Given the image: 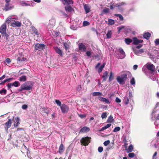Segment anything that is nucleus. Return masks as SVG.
<instances>
[{
  "label": "nucleus",
  "instance_id": "4d7b16f0",
  "mask_svg": "<svg viewBox=\"0 0 159 159\" xmlns=\"http://www.w3.org/2000/svg\"><path fill=\"white\" fill-rule=\"evenodd\" d=\"M26 60V58L23 57L22 59L20 58L19 57L18 58V60L19 61H23Z\"/></svg>",
  "mask_w": 159,
  "mask_h": 159
},
{
  "label": "nucleus",
  "instance_id": "052dcab7",
  "mask_svg": "<svg viewBox=\"0 0 159 159\" xmlns=\"http://www.w3.org/2000/svg\"><path fill=\"white\" fill-rule=\"evenodd\" d=\"M157 152H155L154 154L153 155L152 157V159H156V157L157 155Z\"/></svg>",
  "mask_w": 159,
  "mask_h": 159
},
{
  "label": "nucleus",
  "instance_id": "7c9ffc66",
  "mask_svg": "<svg viewBox=\"0 0 159 159\" xmlns=\"http://www.w3.org/2000/svg\"><path fill=\"white\" fill-rule=\"evenodd\" d=\"M55 21L54 19H51L49 21V24L51 26H53L55 25Z\"/></svg>",
  "mask_w": 159,
  "mask_h": 159
},
{
  "label": "nucleus",
  "instance_id": "79ce46f5",
  "mask_svg": "<svg viewBox=\"0 0 159 159\" xmlns=\"http://www.w3.org/2000/svg\"><path fill=\"white\" fill-rule=\"evenodd\" d=\"M10 80V78L7 79H6L4 81H2L1 83H0V85L4 84L6 82L9 81Z\"/></svg>",
  "mask_w": 159,
  "mask_h": 159
},
{
  "label": "nucleus",
  "instance_id": "412c9836",
  "mask_svg": "<svg viewBox=\"0 0 159 159\" xmlns=\"http://www.w3.org/2000/svg\"><path fill=\"white\" fill-rule=\"evenodd\" d=\"M92 95L93 96H98L101 97L103 95L102 94V93L100 92H94L92 93Z\"/></svg>",
  "mask_w": 159,
  "mask_h": 159
},
{
  "label": "nucleus",
  "instance_id": "393cba45",
  "mask_svg": "<svg viewBox=\"0 0 159 159\" xmlns=\"http://www.w3.org/2000/svg\"><path fill=\"white\" fill-rule=\"evenodd\" d=\"M111 125V124H108L106 126L102 127L100 129V131H103L107 128L110 127Z\"/></svg>",
  "mask_w": 159,
  "mask_h": 159
},
{
  "label": "nucleus",
  "instance_id": "49530a36",
  "mask_svg": "<svg viewBox=\"0 0 159 159\" xmlns=\"http://www.w3.org/2000/svg\"><path fill=\"white\" fill-rule=\"evenodd\" d=\"M107 117V115L106 112L103 113L102 114L101 117L102 119L106 118Z\"/></svg>",
  "mask_w": 159,
  "mask_h": 159
},
{
  "label": "nucleus",
  "instance_id": "8fccbe9b",
  "mask_svg": "<svg viewBox=\"0 0 159 159\" xmlns=\"http://www.w3.org/2000/svg\"><path fill=\"white\" fill-rule=\"evenodd\" d=\"M110 143V140H108L105 141L103 143V144L105 146H107V145H108Z\"/></svg>",
  "mask_w": 159,
  "mask_h": 159
},
{
  "label": "nucleus",
  "instance_id": "bf43d9fd",
  "mask_svg": "<svg viewBox=\"0 0 159 159\" xmlns=\"http://www.w3.org/2000/svg\"><path fill=\"white\" fill-rule=\"evenodd\" d=\"M28 107V106L26 105H22V108L23 109L25 110Z\"/></svg>",
  "mask_w": 159,
  "mask_h": 159
},
{
  "label": "nucleus",
  "instance_id": "72a5a7b5",
  "mask_svg": "<svg viewBox=\"0 0 159 159\" xmlns=\"http://www.w3.org/2000/svg\"><path fill=\"white\" fill-rule=\"evenodd\" d=\"M108 24L109 25H113L115 23V21L111 19H109L108 20Z\"/></svg>",
  "mask_w": 159,
  "mask_h": 159
},
{
  "label": "nucleus",
  "instance_id": "a878e982",
  "mask_svg": "<svg viewBox=\"0 0 159 159\" xmlns=\"http://www.w3.org/2000/svg\"><path fill=\"white\" fill-rule=\"evenodd\" d=\"M111 125V124H108L106 126L102 127L100 129V131H103L107 128L110 127Z\"/></svg>",
  "mask_w": 159,
  "mask_h": 159
},
{
  "label": "nucleus",
  "instance_id": "0e129e2a",
  "mask_svg": "<svg viewBox=\"0 0 159 159\" xmlns=\"http://www.w3.org/2000/svg\"><path fill=\"white\" fill-rule=\"evenodd\" d=\"M116 102L117 103H119L121 102V100L118 98H116Z\"/></svg>",
  "mask_w": 159,
  "mask_h": 159
},
{
  "label": "nucleus",
  "instance_id": "338daca9",
  "mask_svg": "<svg viewBox=\"0 0 159 159\" xmlns=\"http://www.w3.org/2000/svg\"><path fill=\"white\" fill-rule=\"evenodd\" d=\"M79 116L80 118H84L86 117V115H83V114L80 115H79Z\"/></svg>",
  "mask_w": 159,
  "mask_h": 159
},
{
  "label": "nucleus",
  "instance_id": "20e7f679",
  "mask_svg": "<svg viewBox=\"0 0 159 159\" xmlns=\"http://www.w3.org/2000/svg\"><path fill=\"white\" fill-rule=\"evenodd\" d=\"M147 68L149 71L150 73L152 74L155 71V66L152 64L148 63L146 65Z\"/></svg>",
  "mask_w": 159,
  "mask_h": 159
},
{
  "label": "nucleus",
  "instance_id": "c85d7f7f",
  "mask_svg": "<svg viewBox=\"0 0 159 159\" xmlns=\"http://www.w3.org/2000/svg\"><path fill=\"white\" fill-rule=\"evenodd\" d=\"M19 80L20 81L24 82L26 80V77L25 76L23 75L19 77Z\"/></svg>",
  "mask_w": 159,
  "mask_h": 159
},
{
  "label": "nucleus",
  "instance_id": "7ed1b4c3",
  "mask_svg": "<svg viewBox=\"0 0 159 159\" xmlns=\"http://www.w3.org/2000/svg\"><path fill=\"white\" fill-rule=\"evenodd\" d=\"M91 139V138L90 137H83L81 139L80 142L82 145L84 146H87L90 142Z\"/></svg>",
  "mask_w": 159,
  "mask_h": 159
},
{
  "label": "nucleus",
  "instance_id": "39448f33",
  "mask_svg": "<svg viewBox=\"0 0 159 159\" xmlns=\"http://www.w3.org/2000/svg\"><path fill=\"white\" fill-rule=\"evenodd\" d=\"M21 87L22 89L25 90H29L31 89L32 88V84H29L28 82H27L21 85Z\"/></svg>",
  "mask_w": 159,
  "mask_h": 159
},
{
  "label": "nucleus",
  "instance_id": "1a4fd4ad",
  "mask_svg": "<svg viewBox=\"0 0 159 159\" xmlns=\"http://www.w3.org/2000/svg\"><path fill=\"white\" fill-rule=\"evenodd\" d=\"M21 25V23L19 21H14L11 23V26L13 27H20Z\"/></svg>",
  "mask_w": 159,
  "mask_h": 159
},
{
  "label": "nucleus",
  "instance_id": "603ef678",
  "mask_svg": "<svg viewBox=\"0 0 159 159\" xmlns=\"http://www.w3.org/2000/svg\"><path fill=\"white\" fill-rule=\"evenodd\" d=\"M109 9L108 8H105L103 10V11L105 13H107L109 12Z\"/></svg>",
  "mask_w": 159,
  "mask_h": 159
},
{
  "label": "nucleus",
  "instance_id": "de8ad7c7",
  "mask_svg": "<svg viewBox=\"0 0 159 159\" xmlns=\"http://www.w3.org/2000/svg\"><path fill=\"white\" fill-rule=\"evenodd\" d=\"M64 46L65 47V49L67 50H68L69 48V45H68V44L66 43H64Z\"/></svg>",
  "mask_w": 159,
  "mask_h": 159
},
{
  "label": "nucleus",
  "instance_id": "0eeeda50",
  "mask_svg": "<svg viewBox=\"0 0 159 159\" xmlns=\"http://www.w3.org/2000/svg\"><path fill=\"white\" fill-rule=\"evenodd\" d=\"M118 50L120 53V56H117L116 57L118 59L124 58L125 56V54L123 49L121 48H120Z\"/></svg>",
  "mask_w": 159,
  "mask_h": 159
},
{
  "label": "nucleus",
  "instance_id": "6e6552de",
  "mask_svg": "<svg viewBox=\"0 0 159 159\" xmlns=\"http://www.w3.org/2000/svg\"><path fill=\"white\" fill-rule=\"evenodd\" d=\"M36 50H41L45 48V45L43 44L37 43L34 46Z\"/></svg>",
  "mask_w": 159,
  "mask_h": 159
},
{
  "label": "nucleus",
  "instance_id": "2f4dec72",
  "mask_svg": "<svg viewBox=\"0 0 159 159\" xmlns=\"http://www.w3.org/2000/svg\"><path fill=\"white\" fill-rule=\"evenodd\" d=\"M124 101L125 104L127 105L128 104L129 102V99L128 97L126 95L124 99Z\"/></svg>",
  "mask_w": 159,
  "mask_h": 159
},
{
  "label": "nucleus",
  "instance_id": "37998d69",
  "mask_svg": "<svg viewBox=\"0 0 159 159\" xmlns=\"http://www.w3.org/2000/svg\"><path fill=\"white\" fill-rule=\"evenodd\" d=\"M130 83L132 85L135 84V80L134 78L133 77L130 80Z\"/></svg>",
  "mask_w": 159,
  "mask_h": 159
},
{
  "label": "nucleus",
  "instance_id": "f704fd0d",
  "mask_svg": "<svg viewBox=\"0 0 159 159\" xmlns=\"http://www.w3.org/2000/svg\"><path fill=\"white\" fill-rule=\"evenodd\" d=\"M10 123V119H9L7 122L5 124V125L6 126V127H5V128H7V129L9 128L10 125H9V124Z\"/></svg>",
  "mask_w": 159,
  "mask_h": 159
},
{
  "label": "nucleus",
  "instance_id": "a19ab883",
  "mask_svg": "<svg viewBox=\"0 0 159 159\" xmlns=\"http://www.w3.org/2000/svg\"><path fill=\"white\" fill-rule=\"evenodd\" d=\"M55 102L58 106H60V107H61V106L62 105L61 104V103L60 101L59 100H55Z\"/></svg>",
  "mask_w": 159,
  "mask_h": 159
},
{
  "label": "nucleus",
  "instance_id": "5701e85b",
  "mask_svg": "<svg viewBox=\"0 0 159 159\" xmlns=\"http://www.w3.org/2000/svg\"><path fill=\"white\" fill-rule=\"evenodd\" d=\"M133 149V146L132 145H130L127 149H126V150L127 152L129 153L131 152Z\"/></svg>",
  "mask_w": 159,
  "mask_h": 159
},
{
  "label": "nucleus",
  "instance_id": "cd10ccee",
  "mask_svg": "<svg viewBox=\"0 0 159 159\" xmlns=\"http://www.w3.org/2000/svg\"><path fill=\"white\" fill-rule=\"evenodd\" d=\"M20 5L23 6H26L29 5V4L27 3L25 1H21L20 3Z\"/></svg>",
  "mask_w": 159,
  "mask_h": 159
},
{
  "label": "nucleus",
  "instance_id": "473e14b6",
  "mask_svg": "<svg viewBox=\"0 0 159 159\" xmlns=\"http://www.w3.org/2000/svg\"><path fill=\"white\" fill-rule=\"evenodd\" d=\"M107 121L108 122L110 123H111L113 122L114 120L113 117L111 116H110L108 118Z\"/></svg>",
  "mask_w": 159,
  "mask_h": 159
},
{
  "label": "nucleus",
  "instance_id": "423d86ee",
  "mask_svg": "<svg viewBox=\"0 0 159 159\" xmlns=\"http://www.w3.org/2000/svg\"><path fill=\"white\" fill-rule=\"evenodd\" d=\"M62 112L63 113H67L69 110L68 107L65 104H62L60 107Z\"/></svg>",
  "mask_w": 159,
  "mask_h": 159
},
{
  "label": "nucleus",
  "instance_id": "9b49d317",
  "mask_svg": "<svg viewBox=\"0 0 159 159\" xmlns=\"http://www.w3.org/2000/svg\"><path fill=\"white\" fill-rule=\"evenodd\" d=\"M98 99L102 102H104L107 104H110V101L108 99H106L105 98L99 97L98 98Z\"/></svg>",
  "mask_w": 159,
  "mask_h": 159
},
{
  "label": "nucleus",
  "instance_id": "f03ea898",
  "mask_svg": "<svg viewBox=\"0 0 159 159\" xmlns=\"http://www.w3.org/2000/svg\"><path fill=\"white\" fill-rule=\"evenodd\" d=\"M132 75L129 71H127L125 73L122 74L121 76H118L116 79L118 82L120 84H122L123 82L127 79V77L130 78Z\"/></svg>",
  "mask_w": 159,
  "mask_h": 159
},
{
  "label": "nucleus",
  "instance_id": "c9c22d12",
  "mask_svg": "<svg viewBox=\"0 0 159 159\" xmlns=\"http://www.w3.org/2000/svg\"><path fill=\"white\" fill-rule=\"evenodd\" d=\"M105 66V63H103V65H101L100 67L99 68V69L98 70V72L99 73H100L102 72V70L104 68Z\"/></svg>",
  "mask_w": 159,
  "mask_h": 159
},
{
  "label": "nucleus",
  "instance_id": "a18cd8bd",
  "mask_svg": "<svg viewBox=\"0 0 159 159\" xmlns=\"http://www.w3.org/2000/svg\"><path fill=\"white\" fill-rule=\"evenodd\" d=\"M120 128L119 127H116L113 130V131L115 132H117L118 131H119L120 130Z\"/></svg>",
  "mask_w": 159,
  "mask_h": 159
},
{
  "label": "nucleus",
  "instance_id": "13d9d810",
  "mask_svg": "<svg viewBox=\"0 0 159 159\" xmlns=\"http://www.w3.org/2000/svg\"><path fill=\"white\" fill-rule=\"evenodd\" d=\"M125 28V26H121L120 27H118V29L119 31L120 32V30L124 29Z\"/></svg>",
  "mask_w": 159,
  "mask_h": 159
},
{
  "label": "nucleus",
  "instance_id": "bb28decb",
  "mask_svg": "<svg viewBox=\"0 0 159 159\" xmlns=\"http://www.w3.org/2000/svg\"><path fill=\"white\" fill-rule=\"evenodd\" d=\"M65 9L66 11L68 12H71L73 10L72 7L70 6H68L65 7Z\"/></svg>",
  "mask_w": 159,
  "mask_h": 159
},
{
  "label": "nucleus",
  "instance_id": "e433bc0d",
  "mask_svg": "<svg viewBox=\"0 0 159 159\" xmlns=\"http://www.w3.org/2000/svg\"><path fill=\"white\" fill-rule=\"evenodd\" d=\"M125 43L127 44H129L130 43L132 42V40L128 38L125 39Z\"/></svg>",
  "mask_w": 159,
  "mask_h": 159
},
{
  "label": "nucleus",
  "instance_id": "4468645a",
  "mask_svg": "<svg viewBox=\"0 0 159 159\" xmlns=\"http://www.w3.org/2000/svg\"><path fill=\"white\" fill-rule=\"evenodd\" d=\"M79 50L82 52H85L86 50V48L85 45L82 43H80L79 44Z\"/></svg>",
  "mask_w": 159,
  "mask_h": 159
},
{
  "label": "nucleus",
  "instance_id": "680f3d73",
  "mask_svg": "<svg viewBox=\"0 0 159 159\" xmlns=\"http://www.w3.org/2000/svg\"><path fill=\"white\" fill-rule=\"evenodd\" d=\"M86 53L88 56L89 57L91 56V52L90 51H87L86 52Z\"/></svg>",
  "mask_w": 159,
  "mask_h": 159
},
{
  "label": "nucleus",
  "instance_id": "2eb2a0df",
  "mask_svg": "<svg viewBox=\"0 0 159 159\" xmlns=\"http://www.w3.org/2000/svg\"><path fill=\"white\" fill-rule=\"evenodd\" d=\"M89 130L90 129L89 127L85 126L81 129L80 131V133H86L89 132Z\"/></svg>",
  "mask_w": 159,
  "mask_h": 159
},
{
  "label": "nucleus",
  "instance_id": "6ab92c4d",
  "mask_svg": "<svg viewBox=\"0 0 159 159\" xmlns=\"http://www.w3.org/2000/svg\"><path fill=\"white\" fill-rule=\"evenodd\" d=\"M84 8L85 11L86 13L87 14L90 11V8L87 5L85 4L84 6Z\"/></svg>",
  "mask_w": 159,
  "mask_h": 159
},
{
  "label": "nucleus",
  "instance_id": "5fc2aeb1",
  "mask_svg": "<svg viewBox=\"0 0 159 159\" xmlns=\"http://www.w3.org/2000/svg\"><path fill=\"white\" fill-rule=\"evenodd\" d=\"M155 43L156 45H159V39H157L155 40Z\"/></svg>",
  "mask_w": 159,
  "mask_h": 159
},
{
  "label": "nucleus",
  "instance_id": "dca6fc26",
  "mask_svg": "<svg viewBox=\"0 0 159 159\" xmlns=\"http://www.w3.org/2000/svg\"><path fill=\"white\" fill-rule=\"evenodd\" d=\"M20 119L19 117H17L16 118H15L14 120V126L15 127H17L18 126L19 124H20L19 122H20Z\"/></svg>",
  "mask_w": 159,
  "mask_h": 159
},
{
  "label": "nucleus",
  "instance_id": "9d476101",
  "mask_svg": "<svg viewBox=\"0 0 159 159\" xmlns=\"http://www.w3.org/2000/svg\"><path fill=\"white\" fill-rule=\"evenodd\" d=\"M133 49L135 54L137 55H139L144 52L143 49H137L136 48H133Z\"/></svg>",
  "mask_w": 159,
  "mask_h": 159
},
{
  "label": "nucleus",
  "instance_id": "aec40b11",
  "mask_svg": "<svg viewBox=\"0 0 159 159\" xmlns=\"http://www.w3.org/2000/svg\"><path fill=\"white\" fill-rule=\"evenodd\" d=\"M108 72L107 71H105L103 74V75L102 76V78L104 81H105L107 78L108 75Z\"/></svg>",
  "mask_w": 159,
  "mask_h": 159
},
{
  "label": "nucleus",
  "instance_id": "4be33fe9",
  "mask_svg": "<svg viewBox=\"0 0 159 159\" xmlns=\"http://www.w3.org/2000/svg\"><path fill=\"white\" fill-rule=\"evenodd\" d=\"M64 150V147L62 143H61L60 145L59 148L58 152H59L60 153H61Z\"/></svg>",
  "mask_w": 159,
  "mask_h": 159
},
{
  "label": "nucleus",
  "instance_id": "c03bdc74",
  "mask_svg": "<svg viewBox=\"0 0 159 159\" xmlns=\"http://www.w3.org/2000/svg\"><path fill=\"white\" fill-rule=\"evenodd\" d=\"M20 85V84L18 82L15 81L13 83L12 85H13L15 87H18Z\"/></svg>",
  "mask_w": 159,
  "mask_h": 159
},
{
  "label": "nucleus",
  "instance_id": "6e6d98bb",
  "mask_svg": "<svg viewBox=\"0 0 159 159\" xmlns=\"http://www.w3.org/2000/svg\"><path fill=\"white\" fill-rule=\"evenodd\" d=\"M3 93L4 94H6V90L5 89H3L2 90H1L0 91V93L1 94H2Z\"/></svg>",
  "mask_w": 159,
  "mask_h": 159
},
{
  "label": "nucleus",
  "instance_id": "774afa93",
  "mask_svg": "<svg viewBox=\"0 0 159 159\" xmlns=\"http://www.w3.org/2000/svg\"><path fill=\"white\" fill-rule=\"evenodd\" d=\"M138 68V65H134L133 66V69L134 70H136Z\"/></svg>",
  "mask_w": 159,
  "mask_h": 159
},
{
  "label": "nucleus",
  "instance_id": "69168bd1",
  "mask_svg": "<svg viewBox=\"0 0 159 159\" xmlns=\"http://www.w3.org/2000/svg\"><path fill=\"white\" fill-rule=\"evenodd\" d=\"M142 46V44H139L138 46H137L136 48H136V49H139Z\"/></svg>",
  "mask_w": 159,
  "mask_h": 159
},
{
  "label": "nucleus",
  "instance_id": "c756f323",
  "mask_svg": "<svg viewBox=\"0 0 159 159\" xmlns=\"http://www.w3.org/2000/svg\"><path fill=\"white\" fill-rule=\"evenodd\" d=\"M112 34V31L111 30H109L107 32L106 35L107 36V39H110L111 38V34Z\"/></svg>",
  "mask_w": 159,
  "mask_h": 159
},
{
  "label": "nucleus",
  "instance_id": "b1692460",
  "mask_svg": "<svg viewBox=\"0 0 159 159\" xmlns=\"http://www.w3.org/2000/svg\"><path fill=\"white\" fill-rule=\"evenodd\" d=\"M151 36V34L148 32L145 33L143 34V37L144 38L148 39Z\"/></svg>",
  "mask_w": 159,
  "mask_h": 159
},
{
  "label": "nucleus",
  "instance_id": "4c0bfd02",
  "mask_svg": "<svg viewBox=\"0 0 159 159\" xmlns=\"http://www.w3.org/2000/svg\"><path fill=\"white\" fill-rule=\"evenodd\" d=\"M114 76L113 75L112 72H111L110 73V75L109 77V81H111L113 79Z\"/></svg>",
  "mask_w": 159,
  "mask_h": 159
},
{
  "label": "nucleus",
  "instance_id": "864d4df0",
  "mask_svg": "<svg viewBox=\"0 0 159 159\" xmlns=\"http://www.w3.org/2000/svg\"><path fill=\"white\" fill-rule=\"evenodd\" d=\"M103 150V148L102 147H99L98 148V150L99 152H101Z\"/></svg>",
  "mask_w": 159,
  "mask_h": 159
},
{
  "label": "nucleus",
  "instance_id": "a211bd4d",
  "mask_svg": "<svg viewBox=\"0 0 159 159\" xmlns=\"http://www.w3.org/2000/svg\"><path fill=\"white\" fill-rule=\"evenodd\" d=\"M54 49L56 52L59 54L61 56L62 55V52L61 49H60V48H58L57 47H56L54 48Z\"/></svg>",
  "mask_w": 159,
  "mask_h": 159
},
{
  "label": "nucleus",
  "instance_id": "f8f14e48",
  "mask_svg": "<svg viewBox=\"0 0 159 159\" xmlns=\"http://www.w3.org/2000/svg\"><path fill=\"white\" fill-rule=\"evenodd\" d=\"M6 4L5 5V7L3 9L4 10L6 11L9 10L10 8V0H5Z\"/></svg>",
  "mask_w": 159,
  "mask_h": 159
},
{
  "label": "nucleus",
  "instance_id": "3c124183",
  "mask_svg": "<svg viewBox=\"0 0 159 159\" xmlns=\"http://www.w3.org/2000/svg\"><path fill=\"white\" fill-rule=\"evenodd\" d=\"M128 156L129 157L132 158L134 157L135 154L134 153H131L128 154Z\"/></svg>",
  "mask_w": 159,
  "mask_h": 159
},
{
  "label": "nucleus",
  "instance_id": "f257e3e1",
  "mask_svg": "<svg viewBox=\"0 0 159 159\" xmlns=\"http://www.w3.org/2000/svg\"><path fill=\"white\" fill-rule=\"evenodd\" d=\"M10 22V18L8 17L5 22L0 27V33L2 36L4 38H6L7 39L9 36V33L7 29L6 23L9 24Z\"/></svg>",
  "mask_w": 159,
  "mask_h": 159
},
{
  "label": "nucleus",
  "instance_id": "58836bf2",
  "mask_svg": "<svg viewBox=\"0 0 159 159\" xmlns=\"http://www.w3.org/2000/svg\"><path fill=\"white\" fill-rule=\"evenodd\" d=\"M115 16L118 17L120 19V20H123L124 19V18L123 16L120 14H115Z\"/></svg>",
  "mask_w": 159,
  "mask_h": 159
},
{
  "label": "nucleus",
  "instance_id": "ea45409f",
  "mask_svg": "<svg viewBox=\"0 0 159 159\" xmlns=\"http://www.w3.org/2000/svg\"><path fill=\"white\" fill-rule=\"evenodd\" d=\"M33 32L36 35H37V36H38L39 34V33L38 31L37 30H36L35 28L33 29Z\"/></svg>",
  "mask_w": 159,
  "mask_h": 159
},
{
  "label": "nucleus",
  "instance_id": "f3484780",
  "mask_svg": "<svg viewBox=\"0 0 159 159\" xmlns=\"http://www.w3.org/2000/svg\"><path fill=\"white\" fill-rule=\"evenodd\" d=\"M63 3L65 4H71L73 3L72 0H61Z\"/></svg>",
  "mask_w": 159,
  "mask_h": 159
},
{
  "label": "nucleus",
  "instance_id": "09e8293b",
  "mask_svg": "<svg viewBox=\"0 0 159 159\" xmlns=\"http://www.w3.org/2000/svg\"><path fill=\"white\" fill-rule=\"evenodd\" d=\"M89 25V23L87 21H85L83 22V26H86Z\"/></svg>",
  "mask_w": 159,
  "mask_h": 159
},
{
  "label": "nucleus",
  "instance_id": "e2e57ef3",
  "mask_svg": "<svg viewBox=\"0 0 159 159\" xmlns=\"http://www.w3.org/2000/svg\"><path fill=\"white\" fill-rule=\"evenodd\" d=\"M43 111H44V112L46 113H47V114H48V111L47 110V109L45 108H43Z\"/></svg>",
  "mask_w": 159,
  "mask_h": 159
},
{
  "label": "nucleus",
  "instance_id": "ddd939ff",
  "mask_svg": "<svg viewBox=\"0 0 159 159\" xmlns=\"http://www.w3.org/2000/svg\"><path fill=\"white\" fill-rule=\"evenodd\" d=\"M133 44L137 45L139 43H142L143 40L141 39H138L136 37H134L133 38Z\"/></svg>",
  "mask_w": 159,
  "mask_h": 159
}]
</instances>
